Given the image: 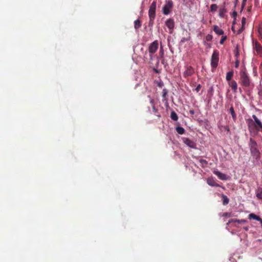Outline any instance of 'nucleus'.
I'll return each mask as SVG.
<instances>
[{"label": "nucleus", "mask_w": 262, "mask_h": 262, "mask_svg": "<svg viewBox=\"0 0 262 262\" xmlns=\"http://www.w3.org/2000/svg\"><path fill=\"white\" fill-rule=\"evenodd\" d=\"M252 117V119L246 120V123L250 133L256 135L258 132H262V122L255 115H253Z\"/></svg>", "instance_id": "1"}, {"label": "nucleus", "mask_w": 262, "mask_h": 262, "mask_svg": "<svg viewBox=\"0 0 262 262\" xmlns=\"http://www.w3.org/2000/svg\"><path fill=\"white\" fill-rule=\"evenodd\" d=\"M249 146L251 155L256 159H257L259 157L260 152L257 148V143L253 139L250 138Z\"/></svg>", "instance_id": "2"}, {"label": "nucleus", "mask_w": 262, "mask_h": 262, "mask_svg": "<svg viewBox=\"0 0 262 262\" xmlns=\"http://www.w3.org/2000/svg\"><path fill=\"white\" fill-rule=\"evenodd\" d=\"M241 84L245 87H249L251 85V80L248 74L245 71L240 72Z\"/></svg>", "instance_id": "3"}, {"label": "nucleus", "mask_w": 262, "mask_h": 262, "mask_svg": "<svg viewBox=\"0 0 262 262\" xmlns=\"http://www.w3.org/2000/svg\"><path fill=\"white\" fill-rule=\"evenodd\" d=\"M214 32L218 35H222L220 43L223 45L227 39V35H224V31L217 26H214Z\"/></svg>", "instance_id": "4"}, {"label": "nucleus", "mask_w": 262, "mask_h": 262, "mask_svg": "<svg viewBox=\"0 0 262 262\" xmlns=\"http://www.w3.org/2000/svg\"><path fill=\"white\" fill-rule=\"evenodd\" d=\"M173 3L171 1H166L165 4L162 8L163 14L165 15L169 14L173 7Z\"/></svg>", "instance_id": "5"}, {"label": "nucleus", "mask_w": 262, "mask_h": 262, "mask_svg": "<svg viewBox=\"0 0 262 262\" xmlns=\"http://www.w3.org/2000/svg\"><path fill=\"white\" fill-rule=\"evenodd\" d=\"M194 73V69L190 66L185 67V70L183 73V76L185 78L188 79V77L191 76Z\"/></svg>", "instance_id": "6"}, {"label": "nucleus", "mask_w": 262, "mask_h": 262, "mask_svg": "<svg viewBox=\"0 0 262 262\" xmlns=\"http://www.w3.org/2000/svg\"><path fill=\"white\" fill-rule=\"evenodd\" d=\"M157 2L156 1H154L150 5L149 7V9L148 11V15L149 17H156V9Z\"/></svg>", "instance_id": "7"}, {"label": "nucleus", "mask_w": 262, "mask_h": 262, "mask_svg": "<svg viewBox=\"0 0 262 262\" xmlns=\"http://www.w3.org/2000/svg\"><path fill=\"white\" fill-rule=\"evenodd\" d=\"M165 25L169 30V33L172 34L174 28V21L173 19L169 18L165 21Z\"/></svg>", "instance_id": "8"}, {"label": "nucleus", "mask_w": 262, "mask_h": 262, "mask_svg": "<svg viewBox=\"0 0 262 262\" xmlns=\"http://www.w3.org/2000/svg\"><path fill=\"white\" fill-rule=\"evenodd\" d=\"M158 40H155L152 42L149 46L148 51L151 54H154L156 53L158 48Z\"/></svg>", "instance_id": "9"}, {"label": "nucleus", "mask_w": 262, "mask_h": 262, "mask_svg": "<svg viewBox=\"0 0 262 262\" xmlns=\"http://www.w3.org/2000/svg\"><path fill=\"white\" fill-rule=\"evenodd\" d=\"M182 141L183 142L187 145L188 147L192 148H196V144L195 142L190 140V139L186 137L182 138Z\"/></svg>", "instance_id": "10"}, {"label": "nucleus", "mask_w": 262, "mask_h": 262, "mask_svg": "<svg viewBox=\"0 0 262 262\" xmlns=\"http://www.w3.org/2000/svg\"><path fill=\"white\" fill-rule=\"evenodd\" d=\"M214 173L218 177V178L222 180L226 181L230 179L229 176L218 171H214Z\"/></svg>", "instance_id": "11"}, {"label": "nucleus", "mask_w": 262, "mask_h": 262, "mask_svg": "<svg viewBox=\"0 0 262 262\" xmlns=\"http://www.w3.org/2000/svg\"><path fill=\"white\" fill-rule=\"evenodd\" d=\"M228 84L233 92L236 93L237 89V84L236 82L234 80H232L229 81Z\"/></svg>", "instance_id": "12"}, {"label": "nucleus", "mask_w": 262, "mask_h": 262, "mask_svg": "<svg viewBox=\"0 0 262 262\" xmlns=\"http://www.w3.org/2000/svg\"><path fill=\"white\" fill-rule=\"evenodd\" d=\"M232 222L237 223L238 224H245L247 222V220H238V219H231L227 223V225H229Z\"/></svg>", "instance_id": "13"}, {"label": "nucleus", "mask_w": 262, "mask_h": 262, "mask_svg": "<svg viewBox=\"0 0 262 262\" xmlns=\"http://www.w3.org/2000/svg\"><path fill=\"white\" fill-rule=\"evenodd\" d=\"M219 62V52L214 51V68L217 66Z\"/></svg>", "instance_id": "14"}, {"label": "nucleus", "mask_w": 262, "mask_h": 262, "mask_svg": "<svg viewBox=\"0 0 262 262\" xmlns=\"http://www.w3.org/2000/svg\"><path fill=\"white\" fill-rule=\"evenodd\" d=\"M248 218L249 220L253 219V220L257 221L258 222H259V221H260L261 219L259 216H257L254 213H250L248 216Z\"/></svg>", "instance_id": "15"}, {"label": "nucleus", "mask_w": 262, "mask_h": 262, "mask_svg": "<svg viewBox=\"0 0 262 262\" xmlns=\"http://www.w3.org/2000/svg\"><path fill=\"white\" fill-rule=\"evenodd\" d=\"M254 48L258 53H262V47L258 42L255 43Z\"/></svg>", "instance_id": "16"}, {"label": "nucleus", "mask_w": 262, "mask_h": 262, "mask_svg": "<svg viewBox=\"0 0 262 262\" xmlns=\"http://www.w3.org/2000/svg\"><path fill=\"white\" fill-rule=\"evenodd\" d=\"M228 112L231 115L234 121H235L236 119V115L235 113L233 107L232 106L230 107L228 110Z\"/></svg>", "instance_id": "17"}, {"label": "nucleus", "mask_w": 262, "mask_h": 262, "mask_svg": "<svg viewBox=\"0 0 262 262\" xmlns=\"http://www.w3.org/2000/svg\"><path fill=\"white\" fill-rule=\"evenodd\" d=\"M222 201H223V204L224 205H227L229 202V200L228 198V197L226 195H225V194H222Z\"/></svg>", "instance_id": "18"}, {"label": "nucleus", "mask_w": 262, "mask_h": 262, "mask_svg": "<svg viewBox=\"0 0 262 262\" xmlns=\"http://www.w3.org/2000/svg\"><path fill=\"white\" fill-rule=\"evenodd\" d=\"M233 75V72L232 71H229L227 73L226 79L227 81H230Z\"/></svg>", "instance_id": "19"}, {"label": "nucleus", "mask_w": 262, "mask_h": 262, "mask_svg": "<svg viewBox=\"0 0 262 262\" xmlns=\"http://www.w3.org/2000/svg\"><path fill=\"white\" fill-rule=\"evenodd\" d=\"M242 27L241 29L238 31V34H240L244 29V26L246 24V18L243 17L242 19Z\"/></svg>", "instance_id": "20"}, {"label": "nucleus", "mask_w": 262, "mask_h": 262, "mask_svg": "<svg viewBox=\"0 0 262 262\" xmlns=\"http://www.w3.org/2000/svg\"><path fill=\"white\" fill-rule=\"evenodd\" d=\"M256 196L257 199L262 200V188H259L256 193Z\"/></svg>", "instance_id": "21"}, {"label": "nucleus", "mask_w": 262, "mask_h": 262, "mask_svg": "<svg viewBox=\"0 0 262 262\" xmlns=\"http://www.w3.org/2000/svg\"><path fill=\"white\" fill-rule=\"evenodd\" d=\"M170 118L174 121H177L178 120V116L176 113L174 111H172L170 114Z\"/></svg>", "instance_id": "22"}, {"label": "nucleus", "mask_w": 262, "mask_h": 262, "mask_svg": "<svg viewBox=\"0 0 262 262\" xmlns=\"http://www.w3.org/2000/svg\"><path fill=\"white\" fill-rule=\"evenodd\" d=\"M168 91L166 89H164L162 90V97L163 101H167L166 96L167 95Z\"/></svg>", "instance_id": "23"}, {"label": "nucleus", "mask_w": 262, "mask_h": 262, "mask_svg": "<svg viewBox=\"0 0 262 262\" xmlns=\"http://www.w3.org/2000/svg\"><path fill=\"white\" fill-rule=\"evenodd\" d=\"M141 21L139 19L136 20L134 21V27L136 29H138L140 28L141 27Z\"/></svg>", "instance_id": "24"}, {"label": "nucleus", "mask_w": 262, "mask_h": 262, "mask_svg": "<svg viewBox=\"0 0 262 262\" xmlns=\"http://www.w3.org/2000/svg\"><path fill=\"white\" fill-rule=\"evenodd\" d=\"M176 130L178 134H181V135L183 134L185 132V129H184V128L182 127H180V126L177 127L176 128Z\"/></svg>", "instance_id": "25"}, {"label": "nucleus", "mask_w": 262, "mask_h": 262, "mask_svg": "<svg viewBox=\"0 0 262 262\" xmlns=\"http://www.w3.org/2000/svg\"><path fill=\"white\" fill-rule=\"evenodd\" d=\"M234 54L236 58H238L239 55V48L238 45L236 46V48L234 50Z\"/></svg>", "instance_id": "26"}, {"label": "nucleus", "mask_w": 262, "mask_h": 262, "mask_svg": "<svg viewBox=\"0 0 262 262\" xmlns=\"http://www.w3.org/2000/svg\"><path fill=\"white\" fill-rule=\"evenodd\" d=\"M226 12V10L224 8H221L219 11V15L220 17H223Z\"/></svg>", "instance_id": "27"}, {"label": "nucleus", "mask_w": 262, "mask_h": 262, "mask_svg": "<svg viewBox=\"0 0 262 262\" xmlns=\"http://www.w3.org/2000/svg\"><path fill=\"white\" fill-rule=\"evenodd\" d=\"M149 24H148V26L149 27H152L153 26V25H154V19L155 18L154 17H149Z\"/></svg>", "instance_id": "28"}, {"label": "nucleus", "mask_w": 262, "mask_h": 262, "mask_svg": "<svg viewBox=\"0 0 262 262\" xmlns=\"http://www.w3.org/2000/svg\"><path fill=\"white\" fill-rule=\"evenodd\" d=\"M207 182L209 185L211 186H213V179H212L211 178L208 179Z\"/></svg>", "instance_id": "29"}, {"label": "nucleus", "mask_w": 262, "mask_h": 262, "mask_svg": "<svg viewBox=\"0 0 262 262\" xmlns=\"http://www.w3.org/2000/svg\"><path fill=\"white\" fill-rule=\"evenodd\" d=\"M239 61L238 59V58H236L235 61V67L238 68L239 66Z\"/></svg>", "instance_id": "30"}, {"label": "nucleus", "mask_w": 262, "mask_h": 262, "mask_svg": "<svg viewBox=\"0 0 262 262\" xmlns=\"http://www.w3.org/2000/svg\"><path fill=\"white\" fill-rule=\"evenodd\" d=\"M201 88V86L200 84H198L196 87L195 88V91L196 92H199L200 91V89Z\"/></svg>", "instance_id": "31"}, {"label": "nucleus", "mask_w": 262, "mask_h": 262, "mask_svg": "<svg viewBox=\"0 0 262 262\" xmlns=\"http://www.w3.org/2000/svg\"><path fill=\"white\" fill-rule=\"evenodd\" d=\"M258 31L259 36L262 38V27H259Z\"/></svg>", "instance_id": "32"}, {"label": "nucleus", "mask_w": 262, "mask_h": 262, "mask_svg": "<svg viewBox=\"0 0 262 262\" xmlns=\"http://www.w3.org/2000/svg\"><path fill=\"white\" fill-rule=\"evenodd\" d=\"M223 216L230 217V216H231V213H228V212H225L223 214Z\"/></svg>", "instance_id": "33"}, {"label": "nucleus", "mask_w": 262, "mask_h": 262, "mask_svg": "<svg viewBox=\"0 0 262 262\" xmlns=\"http://www.w3.org/2000/svg\"><path fill=\"white\" fill-rule=\"evenodd\" d=\"M212 39V36L211 35H208L206 36V39L207 40H210Z\"/></svg>", "instance_id": "34"}, {"label": "nucleus", "mask_w": 262, "mask_h": 262, "mask_svg": "<svg viewBox=\"0 0 262 262\" xmlns=\"http://www.w3.org/2000/svg\"><path fill=\"white\" fill-rule=\"evenodd\" d=\"M210 64L213 67V54H212L210 58Z\"/></svg>", "instance_id": "35"}, {"label": "nucleus", "mask_w": 262, "mask_h": 262, "mask_svg": "<svg viewBox=\"0 0 262 262\" xmlns=\"http://www.w3.org/2000/svg\"><path fill=\"white\" fill-rule=\"evenodd\" d=\"M200 162L202 164V165L207 164V162L205 160H201Z\"/></svg>", "instance_id": "36"}, {"label": "nucleus", "mask_w": 262, "mask_h": 262, "mask_svg": "<svg viewBox=\"0 0 262 262\" xmlns=\"http://www.w3.org/2000/svg\"><path fill=\"white\" fill-rule=\"evenodd\" d=\"M236 15H237V13H236V12L234 11V12H233V17H234V18H236Z\"/></svg>", "instance_id": "37"}, {"label": "nucleus", "mask_w": 262, "mask_h": 262, "mask_svg": "<svg viewBox=\"0 0 262 262\" xmlns=\"http://www.w3.org/2000/svg\"><path fill=\"white\" fill-rule=\"evenodd\" d=\"M189 113H190L191 115H194V111L193 110H190L189 111Z\"/></svg>", "instance_id": "38"}, {"label": "nucleus", "mask_w": 262, "mask_h": 262, "mask_svg": "<svg viewBox=\"0 0 262 262\" xmlns=\"http://www.w3.org/2000/svg\"><path fill=\"white\" fill-rule=\"evenodd\" d=\"M213 4H211L210 5V11L211 12H213Z\"/></svg>", "instance_id": "39"}, {"label": "nucleus", "mask_w": 262, "mask_h": 262, "mask_svg": "<svg viewBox=\"0 0 262 262\" xmlns=\"http://www.w3.org/2000/svg\"><path fill=\"white\" fill-rule=\"evenodd\" d=\"M152 109L155 112H156L157 111V109L155 107L154 105H152Z\"/></svg>", "instance_id": "40"}, {"label": "nucleus", "mask_w": 262, "mask_h": 262, "mask_svg": "<svg viewBox=\"0 0 262 262\" xmlns=\"http://www.w3.org/2000/svg\"><path fill=\"white\" fill-rule=\"evenodd\" d=\"M213 7H214V11H215L216 10V9L217 8V6L215 4H214Z\"/></svg>", "instance_id": "41"}, {"label": "nucleus", "mask_w": 262, "mask_h": 262, "mask_svg": "<svg viewBox=\"0 0 262 262\" xmlns=\"http://www.w3.org/2000/svg\"><path fill=\"white\" fill-rule=\"evenodd\" d=\"M230 260H231V262H235L234 259L232 257L230 258Z\"/></svg>", "instance_id": "42"}, {"label": "nucleus", "mask_w": 262, "mask_h": 262, "mask_svg": "<svg viewBox=\"0 0 262 262\" xmlns=\"http://www.w3.org/2000/svg\"><path fill=\"white\" fill-rule=\"evenodd\" d=\"M154 100V99H150V102L153 105Z\"/></svg>", "instance_id": "43"}, {"label": "nucleus", "mask_w": 262, "mask_h": 262, "mask_svg": "<svg viewBox=\"0 0 262 262\" xmlns=\"http://www.w3.org/2000/svg\"><path fill=\"white\" fill-rule=\"evenodd\" d=\"M243 2H246L247 0H243Z\"/></svg>", "instance_id": "44"}]
</instances>
